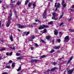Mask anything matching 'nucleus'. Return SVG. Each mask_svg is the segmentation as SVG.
Instances as JSON below:
<instances>
[{
    "label": "nucleus",
    "mask_w": 74,
    "mask_h": 74,
    "mask_svg": "<svg viewBox=\"0 0 74 74\" xmlns=\"http://www.w3.org/2000/svg\"><path fill=\"white\" fill-rule=\"evenodd\" d=\"M48 26L45 25H42V26H41L40 27L38 28L39 30H41V29H43L44 28H46V27H48Z\"/></svg>",
    "instance_id": "1"
},
{
    "label": "nucleus",
    "mask_w": 74,
    "mask_h": 74,
    "mask_svg": "<svg viewBox=\"0 0 74 74\" xmlns=\"http://www.w3.org/2000/svg\"><path fill=\"white\" fill-rule=\"evenodd\" d=\"M68 70H69V69H67L68 74H72V73H73V72L74 71V69H73L71 70H70L69 71Z\"/></svg>",
    "instance_id": "2"
},
{
    "label": "nucleus",
    "mask_w": 74,
    "mask_h": 74,
    "mask_svg": "<svg viewBox=\"0 0 74 74\" xmlns=\"http://www.w3.org/2000/svg\"><path fill=\"white\" fill-rule=\"evenodd\" d=\"M10 5H11V4H10V5L9 6H8L7 5H4L3 7V10H5V8H9V7H10Z\"/></svg>",
    "instance_id": "3"
},
{
    "label": "nucleus",
    "mask_w": 74,
    "mask_h": 74,
    "mask_svg": "<svg viewBox=\"0 0 74 74\" xmlns=\"http://www.w3.org/2000/svg\"><path fill=\"white\" fill-rule=\"evenodd\" d=\"M46 12H47V10H45L44 13H43V18H44L45 19V18H47V16H46Z\"/></svg>",
    "instance_id": "4"
},
{
    "label": "nucleus",
    "mask_w": 74,
    "mask_h": 74,
    "mask_svg": "<svg viewBox=\"0 0 74 74\" xmlns=\"http://www.w3.org/2000/svg\"><path fill=\"white\" fill-rule=\"evenodd\" d=\"M69 41V36H67L65 38L64 41L65 42H67Z\"/></svg>",
    "instance_id": "5"
},
{
    "label": "nucleus",
    "mask_w": 74,
    "mask_h": 74,
    "mask_svg": "<svg viewBox=\"0 0 74 74\" xmlns=\"http://www.w3.org/2000/svg\"><path fill=\"white\" fill-rule=\"evenodd\" d=\"M12 13L9 14V16L8 18V21H10V20H11V16H12Z\"/></svg>",
    "instance_id": "6"
},
{
    "label": "nucleus",
    "mask_w": 74,
    "mask_h": 74,
    "mask_svg": "<svg viewBox=\"0 0 74 74\" xmlns=\"http://www.w3.org/2000/svg\"><path fill=\"white\" fill-rule=\"evenodd\" d=\"M11 22L10 21H8V22L6 24V26L8 27L10 26V25Z\"/></svg>",
    "instance_id": "7"
},
{
    "label": "nucleus",
    "mask_w": 74,
    "mask_h": 74,
    "mask_svg": "<svg viewBox=\"0 0 74 74\" xmlns=\"http://www.w3.org/2000/svg\"><path fill=\"white\" fill-rule=\"evenodd\" d=\"M60 4L59 3H58L57 4V7H56V8L55 9V11H57V10H58V8H59L60 7Z\"/></svg>",
    "instance_id": "8"
},
{
    "label": "nucleus",
    "mask_w": 74,
    "mask_h": 74,
    "mask_svg": "<svg viewBox=\"0 0 74 74\" xmlns=\"http://www.w3.org/2000/svg\"><path fill=\"white\" fill-rule=\"evenodd\" d=\"M18 26L19 28H20L21 29H22V28H24V27H25L24 26L21 25L19 24H18Z\"/></svg>",
    "instance_id": "9"
},
{
    "label": "nucleus",
    "mask_w": 74,
    "mask_h": 74,
    "mask_svg": "<svg viewBox=\"0 0 74 74\" xmlns=\"http://www.w3.org/2000/svg\"><path fill=\"white\" fill-rule=\"evenodd\" d=\"M58 30H57L55 29V31H54L55 35V36L58 35Z\"/></svg>",
    "instance_id": "10"
},
{
    "label": "nucleus",
    "mask_w": 74,
    "mask_h": 74,
    "mask_svg": "<svg viewBox=\"0 0 74 74\" xmlns=\"http://www.w3.org/2000/svg\"><path fill=\"white\" fill-rule=\"evenodd\" d=\"M30 38L31 40H33V39L35 38V36L34 35H32L30 37Z\"/></svg>",
    "instance_id": "11"
},
{
    "label": "nucleus",
    "mask_w": 74,
    "mask_h": 74,
    "mask_svg": "<svg viewBox=\"0 0 74 74\" xmlns=\"http://www.w3.org/2000/svg\"><path fill=\"white\" fill-rule=\"evenodd\" d=\"M14 14L16 16V18H18V15L16 14V10H14Z\"/></svg>",
    "instance_id": "12"
},
{
    "label": "nucleus",
    "mask_w": 74,
    "mask_h": 74,
    "mask_svg": "<svg viewBox=\"0 0 74 74\" xmlns=\"http://www.w3.org/2000/svg\"><path fill=\"white\" fill-rule=\"evenodd\" d=\"M22 58H23V57H17L16 59L17 60H21V59H22Z\"/></svg>",
    "instance_id": "13"
},
{
    "label": "nucleus",
    "mask_w": 74,
    "mask_h": 74,
    "mask_svg": "<svg viewBox=\"0 0 74 74\" xmlns=\"http://www.w3.org/2000/svg\"><path fill=\"white\" fill-rule=\"evenodd\" d=\"M60 46H59L58 47L55 46L54 47V48L56 49H59V48H60Z\"/></svg>",
    "instance_id": "14"
},
{
    "label": "nucleus",
    "mask_w": 74,
    "mask_h": 74,
    "mask_svg": "<svg viewBox=\"0 0 74 74\" xmlns=\"http://www.w3.org/2000/svg\"><path fill=\"white\" fill-rule=\"evenodd\" d=\"M57 69V67H55L52 69L51 70V71H55V69Z\"/></svg>",
    "instance_id": "15"
},
{
    "label": "nucleus",
    "mask_w": 74,
    "mask_h": 74,
    "mask_svg": "<svg viewBox=\"0 0 74 74\" xmlns=\"http://www.w3.org/2000/svg\"><path fill=\"white\" fill-rule=\"evenodd\" d=\"M52 15L53 16L56 17V13L55 12H53L52 13Z\"/></svg>",
    "instance_id": "16"
},
{
    "label": "nucleus",
    "mask_w": 74,
    "mask_h": 74,
    "mask_svg": "<svg viewBox=\"0 0 74 74\" xmlns=\"http://www.w3.org/2000/svg\"><path fill=\"white\" fill-rule=\"evenodd\" d=\"M37 62V60H31V62Z\"/></svg>",
    "instance_id": "17"
},
{
    "label": "nucleus",
    "mask_w": 74,
    "mask_h": 74,
    "mask_svg": "<svg viewBox=\"0 0 74 74\" xmlns=\"http://www.w3.org/2000/svg\"><path fill=\"white\" fill-rule=\"evenodd\" d=\"M55 16H53L52 18V19H54V20H55V21H56V20H57V19H58L57 18H55Z\"/></svg>",
    "instance_id": "18"
},
{
    "label": "nucleus",
    "mask_w": 74,
    "mask_h": 74,
    "mask_svg": "<svg viewBox=\"0 0 74 74\" xmlns=\"http://www.w3.org/2000/svg\"><path fill=\"white\" fill-rule=\"evenodd\" d=\"M69 30L70 32H74V29H70Z\"/></svg>",
    "instance_id": "19"
},
{
    "label": "nucleus",
    "mask_w": 74,
    "mask_h": 74,
    "mask_svg": "<svg viewBox=\"0 0 74 74\" xmlns=\"http://www.w3.org/2000/svg\"><path fill=\"white\" fill-rule=\"evenodd\" d=\"M15 63L14 62H13L12 63V67H15Z\"/></svg>",
    "instance_id": "20"
},
{
    "label": "nucleus",
    "mask_w": 74,
    "mask_h": 74,
    "mask_svg": "<svg viewBox=\"0 0 74 74\" xmlns=\"http://www.w3.org/2000/svg\"><path fill=\"white\" fill-rule=\"evenodd\" d=\"M62 5L63 7L64 8H65L66 7V3H64V4H62Z\"/></svg>",
    "instance_id": "21"
},
{
    "label": "nucleus",
    "mask_w": 74,
    "mask_h": 74,
    "mask_svg": "<svg viewBox=\"0 0 74 74\" xmlns=\"http://www.w3.org/2000/svg\"><path fill=\"white\" fill-rule=\"evenodd\" d=\"M32 5L33 6V8H35V7H36V3H34L32 4Z\"/></svg>",
    "instance_id": "22"
},
{
    "label": "nucleus",
    "mask_w": 74,
    "mask_h": 74,
    "mask_svg": "<svg viewBox=\"0 0 74 74\" xmlns=\"http://www.w3.org/2000/svg\"><path fill=\"white\" fill-rule=\"evenodd\" d=\"M10 49H15V47L12 48V47H11V45H10Z\"/></svg>",
    "instance_id": "23"
},
{
    "label": "nucleus",
    "mask_w": 74,
    "mask_h": 74,
    "mask_svg": "<svg viewBox=\"0 0 74 74\" xmlns=\"http://www.w3.org/2000/svg\"><path fill=\"white\" fill-rule=\"evenodd\" d=\"M16 55L17 56H19L21 55V54L19 53H16Z\"/></svg>",
    "instance_id": "24"
},
{
    "label": "nucleus",
    "mask_w": 74,
    "mask_h": 74,
    "mask_svg": "<svg viewBox=\"0 0 74 74\" xmlns=\"http://www.w3.org/2000/svg\"><path fill=\"white\" fill-rule=\"evenodd\" d=\"M21 70V67H19L18 69H17V71H19Z\"/></svg>",
    "instance_id": "25"
},
{
    "label": "nucleus",
    "mask_w": 74,
    "mask_h": 74,
    "mask_svg": "<svg viewBox=\"0 0 74 74\" xmlns=\"http://www.w3.org/2000/svg\"><path fill=\"white\" fill-rule=\"evenodd\" d=\"M32 5V3H29L28 4V7H30V6H31V5Z\"/></svg>",
    "instance_id": "26"
},
{
    "label": "nucleus",
    "mask_w": 74,
    "mask_h": 74,
    "mask_svg": "<svg viewBox=\"0 0 74 74\" xmlns=\"http://www.w3.org/2000/svg\"><path fill=\"white\" fill-rule=\"evenodd\" d=\"M28 2H29V0H27V1H26L25 2V5H27V3Z\"/></svg>",
    "instance_id": "27"
},
{
    "label": "nucleus",
    "mask_w": 74,
    "mask_h": 74,
    "mask_svg": "<svg viewBox=\"0 0 74 74\" xmlns=\"http://www.w3.org/2000/svg\"><path fill=\"white\" fill-rule=\"evenodd\" d=\"M63 14H62V15L60 16L59 18L61 19V18H63Z\"/></svg>",
    "instance_id": "28"
},
{
    "label": "nucleus",
    "mask_w": 74,
    "mask_h": 74,
    "mask_svg": "<svg viewBox=\"0 0 74 74\" xmlns=\"http://www.w3.org/2000/svg\"><path fill=\"white\" fill-rule=\"evenodd\" d=\"M21 4V1H18L17 3V4L18 5H20V4Z\"/></svg>",
    "instance_id": "29"
},
{
    "label": "nucleus",
    "mask_w": 74,
    "mask_h": 74,
    "mask_svg": "<svg viewBox=\"0 0 74 74\" xmlns=\"http://www.w3.org/2000/svg\"><path fill=\"white\" fill-rule=\"evenodd\" d=\"M36 22H39V23H41V21L39 20L36 19L35 20Z\"/></svg>",
    "instance_id": "30"
},
{
    "label": "nucleus",
    "mask_w": 74,
    "mask_h": 74,
    "mask_svg": "<svg viewBox=\"0 0 74 74\" xmlns=\"http://www.w3.org/2000/svg\"><path fill=\"white\" fill-rule=\"evenodd\" d=\"M10 39L11 41H13V38H12V36H11L10 37Z\"/></svg>",
    "instance_id": "31"
},
{
    "label": "nucleus",
    "mask_w": 74,
    "mask_h": 74,
    "mask_svg": "<svg viewBox=\"0 0 74 74\" xmlns=\"http://www.w3.org/2000/svg\"><path fill=\"white\" fill-rule=\"evenodd\" d=\"M50 38V37L49 36H47L46 37V38L47 40H49Z\"/></svg>",
    "instance_id": "32"
},
{
    "label": "nucleus",
    "mask_w": 74,
    "mask_h": 74,
    "mask_svg": "<svg viewBox=\"0 0 74 74\" xmlns=\"http://www.w3.org/2000/svg\"><path fill=\"white\" fill-rule=\"evenodd\" d=\"M53 23V21H51V22H49L48 23V24L49 25H51V24H52Z\"/></svg>",
    "instance_id": "33"
},
{
    "label": "nucleus",
    "mask_w": 74,
    "mask_h": 74,
    "mask_svg": "<svg viewBox=\"0 0 74 74\" xmlns=\"http://www.w3.org/2000/svg\"><path fill=\"white\" fill-rule=\"evenodd\" d=\"M5 68H7L8 69H10L11 67L10 66L7 65L5 67Z\"/></svg>",
    "instance_id": "34"
},
{
    "label": "nucleus",
    "mask_w": 74,
    "mask_h": 74,
    "mask_svg": "<svg viewBox=\"0 0 74 74\" xmlns=\"http://www.w3.org/2000/svg\"><path fill=\"white\" fill-rule=\"evenodd\" d=\"M35 33H37V32H38V30H37V29L35 28Z\"/></svg>",
    "instance_id": "35"
},
{
    "label": "nucleus",
    "mask_w": 74,
    "mask_h": 74,
    "mask_svg": "<svg viewBox=\"0 0 74 74\" xmlns=\"http://www.w3.org/2000/svg\"><path fill=\"white\" fill-rule=\"evenodd\" d=\"M66 4L65 3V2H64V0H63L62 1V4Z\"/></svg>",
    "instance_id": "36"
},
{
    "label": "nucleus",
    "mask_w": 74,
    "mask_h": 74,
    "mask_svg": "<svg viewBox=\"0 0 74 74\" xmlns=\"http://www.w3.org/2000/svg\"><path fill=\"white\" fill-rule=\"evenodd\" d=\"M54 51H55V50H54V49H52L50 51V53H53V52H54Z\"/></svg>",
    "instance_id": "37"
},
{
    "label": "nucleus",
    "mask_w": 74,
    "mask_h": 74,
    "mask_svg": "<svg viewBox=\"0 0 74 74\" xmlns=\"http://www.w3.org/2000/svg\"><path fill=\"white\" fill-rule=\"evenodd\" d=\"M30 34V32H27L25 35L26 36H27V35H28V34Z\"/></svg>",
    "instance_id": "38"
},
{
    "label": "nucleus",
    "mask_w": 74,
    "mask_h": 74,
    "mask_svg": "<svg viewBox=\"0 0 74 74\" xmlns=\"http://www.w3.org/2000/svg\"><path fill=\"white\" fill-rule=\"evenodd\" d=\"M53 64L54 65V66H55V65H56V64H57V63H56V62H53Z\"/></svg>",
    "instance_id": "39"
},
{
    "label": "nucleus",
    "mask_w": 74,
    "mask_h": 74,
    "mask_svg": "<svg viewBox=\"0 0 74 74\" xmlns=\"http://www.w3.org/2000/svg\"><path fill=\"white\" fill-rule=\"evenodd\" d=\"M13 62V61H12V60H10L9 62V63H12Z\"/></svg>",
    "instance_id": "40"
},
{
    "label": "nucleus",
    "mask_w": 74,
    "mask_h": 74,
    "mask_svg": "<svg viewBox=\"0 0 74 74\" xmlns=\"http://www.w3.org/2000/svg\"><path fill=\"white\" fill-rule=\"evenodd\" d=\"M63 23H61L59 25V26H62V25H63Z\"/></svg>",
    "instance_id": "41"
},
{
    "label": "nucleus",
    "mask_w": 74,
    "mask_h": 74,
    "mask_svg": "<svg viewBox=\"0 0 74 74\" xmlns=\"http://www.w3.org/2000/svg\"><path fill=\"white\" fill-rule=\"evenodd\" d=\"M57 41L58 42H59V43H60V39H58L57 40Z\"/></svg>",
    "instance_id": "42"
},
{
    "label": "nucleus",
    "mask_w": 74,
    "mask_h": 74,
    "mask_svg": "<svg viewBox=\"0 0 74 74\" xmlns=\"http://www.w3.org/2000/svg\"><path fill=\"white\" fill-rule=\"evenodd\" d=\"M47 32V29H45L43 31V33H45Z\"/></svg>",
    "instance_id": "43"
},
{
    "label": "nucleus",
    "mask_w": 74,
    "mask_h": 74,
    "mask_svg": "<svg viewBox=\"0 0 74 74\" xmlns=\"http://www.w3.org/2000/svg\"><path fill=\"white\" fill-rule=\"evenodd\" d=\"M35 46H36V47H39V45H38L36 43H35Z\"/></svg>",
    "instance_id": "44"
},
{
    "label": "nucleus",
    "mask_w": 74,
    "mask_h": 74,
    "mask_svg": "<svg viewBox=\"0 0 74 74\" xmlns=\"http://www.w3.org/2000/svg\"><path fill=\"white\" fill-rule=\"evenodd\" d=\"M11 2L12 3H15V1H13V0H12Z\"/></svg>",
    "instance_id": "45"
},
{
    "label": "nucleus",
    "mask_w": 74,
    "mask_h": 74,
    "mask_svg": "<svg viewBox=\"0 0 74 74\" xmlns=\"http://www.w3.org/2000/svg\"><path fill=\"white\" fill-rule=\"evenodd\" d=\"M46 56L45 55H43L41 56V58H45Z\"/></svg>",
    "instance_id": "46"
},
{
    "label": "nucleus",
    "mask_w": 74,
    "mask_h": 74,
    "mask_svg": "<svg viewBox=\"0 0 74 74\" xmlns=\"http://www.w3.org/2000/svg\"><path fill=\"white\" fill-rule=\"evenodd\" d=\"M33 25H38V24H37L36 23H33Z\"/></svg>",
    "instance_id": "47"
},
{
    "label": "nucleus",
    "mask_w": 74,
    "mask_h": 74,
    "mask_svg": "<svg viewBox=\"0 0 74 74\" xmlns=\"http://www.w3.org/2000/svg\"><path fill=\"white\" fill-rule=\"evenodd\" d=\"M72 59H73V56H71L70 58V60H71Z\"/></svg>",
    "instance_id": "48"
},
{
    "label": "nucleus",
    "mask_w": 74,
    "mask_h": 74,
    "mask_svg": "<svg viewBox=\"0 0 74 74\" xmlns=\"http://www.w3.org/2000/svg\"><path fill=\"white\" fill-rule=\"evenodd\" d=\"M12 54V52H11L9 54V56H11V55Z\"/></svg>",
    "instance_id": "49"
},
{
    "label": "nucleus",
    "mask_w": 74,
    "mask_h": 74,
    "mask_svg": "<svg viewBox=\"0 0 74 74\" xmlns=\"http://www.w3.org/2000/svg\"><path fill=\"white\" fill-rule=\"evenodd\" d=\"M2 56H0V60H1V59H3V58H2Z\"/></svg>",
    "instance_id": "50"
},
{
    "label": "nucleus",
    "mask_w": 74,
    "mask_h": 74,
    "mask_svg": "<svg viewBox=\"0 0 74 74\" xmlns=\"http://www.w3.org/2000/svg\"><path fill=\"white\" fill-rule=\"evenodd\" d=\"M1 20L0 21V27H1Z\"/></svg>",
    "instance_id": "51"
},
{
    "label": "nucleus",
    "mask_w": 74,
    "mask_h": 74,
    "mask_svg": "<svg viewBox=\"0 0 74 74\" xmlns=\"http://www.w3.org/2000/svg\"><path fill=\"white\" fill-rule=\"evenodd\" d=\"M34 49V47H31V50H33Z\"/></svg>",
    "instance_id": "52"
},
{
    "label": "nucleus",
    "mask_w": 74,
    "mask_h": 74,
    "mask_svg": "<svg viewBox=\"0 0 74 74\" xmlns=\"http://www.w3.org/2000/svg\"><path fill=\"white\" fill-rule=\"evenodd\" d=\"M71 11H72V12H74V10L73 9H71Z\"/></svg>",
    "instance_id": "53"
},
{
    "label": "nucleus",
    "mask_w": 74,
    "mask_h": 74,
    "mask_svg": "<svg viewBox=\"0 0 74 74\" xmlns=\"http://www.w3.org/2000/svg\"><path fill=\"white\" fill-rule=\"evenodd\" d=\"M71 20V18L70 19H69L68 21H69V22H70V21Z\"/></svg>",
    "instance_id": "54"
},
{
    "label": "nucleus",
    "mask_w": 74,
    "mask_h": 74,
    "mask_svg": "<svg viewBox=\"0 0 74 74\" xmlns=\"http://www.w3.org/2000/svg\"><path fill=\"white\" fill-rule=\"evenodd\" d=\"M59 71H60L61 70V67H60V66H59Z\"/></svg>",
    "instance_id": "55"
},
{
    "label": "nucleus",
    "mask_w": 74,
    "mask_h": 74,
    "mask_svg": "<svg viewBox=\"0 0 74 74\" xmlns=\"http://www.w3.org/2000/svg\"><path fill=\"white\" fill-rule=\"evenodd\" d=\"M41 41H42V42H44V40H41Z\"/></svg>",
    "instance_id": "56"
},
{
    "label": "nucleus",
    "mask_w": 74,
    "mask_h": 74,
    "mask_svg": "<svg viewBox=\"0 0 74 74\" xmlns=\"http://www.w3.org/2000/svg\"><path fill=\"white\" fill-rule=\"evenodd\" d=\"M70 62H71V60H69L68 62V63H69Z\"/></svg>",
    "instance_id": "57"
},
{
    "label": "nucleus",
    "mask_w": 74,
    "mask_h": 74,
    "mask_svg": "<svg viewBox=\"0 0 74 74\" xmlns=\"http://www.w3.org/2000/svg\"><path fill=\"white\" fill-rule=\"evenodd\" d=\"M57 4V3H55V7H56V4Z\"/></svg>",
    "instance_id": "58"
},
{
    "label": "nucleus",
    "mask_w": 74,
    "mask_h": 74,
    "mask_svg": "<svg viewBox=\"0 0 74 74\" xmlns=\"http://www.w3.org/2000/svg\"><path fill=\"white\" fill-rule=\"evenodd\" d=\"M6 55H7V56L10 55L8 53H6Z\"/></svg>",
    "instance_id": "59"
},
{
    "label": "nucleus",
    "mask_w": 74,
    "mask_h": 74,
    "mask_svg": "<svg viewBox=\"0 0 74 74\" xmlns=\"http://www.w3.org/2000/svg\"><path fill=\"white\" fill-rule=\"evenodd\" d=\"M3 51H4L5 49V48H3L2 49Z\"/></svg>",
    "instance_id": "60"
},
{
    "label": "nucleus",
    "mask_w": 74,
    "mask_h": 74,
    "mask_svg": "<svg viewBox=\"0 0 74 74\" xmlns=\"http://www.w3.org/2000/svg\"><path fill=\"white\" fill-rule=\"evenodd\" d=\"M26 33V32H25L23 33V34H25Z\"/></svg>",
    "instance_id": "61"
},
{
    "label": "nucleus",
    "mask_w": 74,
    "mask_h": 74,
    "mask_svg": "<svg viewBox=\"0 0 74 74\" xmlns=\"http://www.w3.org/2000/svg\"><path fill=\"white\" fill-rule=\"evenodd\" d=\"M30 27H33V26L32 25H30Z\"/></svg>",
    "instance_id": "62"
},
{
    "label": "nucleus",
    "mask_w": 74,
    "mask_h": 74,
    "mask_svg": "<svg viewBox=\"0 0 74 74\" xmlns=\"http://www.w3.org/2000/svg\"><path fill=\"white\" fill-rule=\"evenodd\" d=\"M23 13H25V11L24 10H23Z\"/></svg>",
    "instance_id": "63"
},
{
    "label": "nucleus",
    "mask_w": 74,
    "mask_h": 74,
    "mask_svg": "<svg viewBox=\"0 0 74 74\" xmlns=\"http://www.w3.org/2000/svg\"><path fill=\"white\" fill-rule=\"evenodd\" d=\"M72 8H74V5H72Z\"/></svg>",
    "instance_id": "64"
}]
</instances>
